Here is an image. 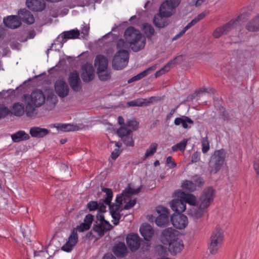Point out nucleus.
<instances>
[{
	"label": "nucleus",
	"mask_w": 259,
	"mask_h": 259,
	"mask_svg": "<svg viewBox=\"0 0 259 259\" xmlns=\"http://www.w3.org/2000/svg\"><path fill=\"white\" fill-rule=\"evenodd\" d=\"M123 39H119L116 44L118 51H128L129 47L134 52H138L144 49L146 44V39L142 36L140 31L130 26L127 28L124 33Z\"/></svg>",
	"instance_id": "obj_1"
},
{
	"label": "nucleus",
	"mask_w": 259,
	"mask_h": 259,
	"mask_svg": "<svg viewBox=\"0 0 259 259\" xmlns=\"http://www.w3.org/2000/svg\"><path fill=\"white\" fill-rule=\"evenodd\" d=\"M141 191L140 188L137 189H132L128 187L125 189L123 192L117 195L116 197V204H111V201L113 197V193L112 190L109 188H103L102 191L106 193V197L104 200L105 204L109 205L110 213L117 212L121 211L120 205L122 202H125L128 198L131 197L132 194H137Z\"/></svg>",
	"instance_id": "obj_2"
},
{
	"label": "nucleus",
	"mask_w": 259,
	"mask_h": 259,
	"mask_svg": "<svg viewBox=\"0 0 259 259\" xmlns=\"http://www.w3.org/2000/svg\"><path fill=\"white\" fill-rule=\"evenodd\" d=\"M225 241L224 230L219 226H217L212 231L210 237L208 249L212 254H216L221 248Z\"/></svg>",
	"instance_id": "obj_3"
},
{
	"label": "nucleus",
	"mask_w": 259,
	"mask_h": 259,
	"mask_svg": "<svg viewBox=\"0 0 259 259\" xmlns=\"http://www.w3.org/2000/svg\"><path fill=\"white\" fill-rule=\"evenodd\" d=\"M90 228V226L84 222L77 226L76 229H73L67 241L61 247V249L67 252L72 251L78 241L77 231L82 232L88 230Z\"/></svg>",
	"instance_id": "obj_4"
},
{
	"label": "nucleus",
	"mask_w": 259,
	"mask_h": 259,
	"mask_svg": "<svg viewBox=\"0 0 259 259\" xmlns=\"http://www.w3.org/2000/svg\"><path fill=\"white\" fill-rule=\"evenodd\" d=\"M226 156L225 149H221L214 152L210 161V172L217 173L223 165Z\"/></svg>",
	"instance_id": "obj_5"
},
{
	"label": "nucleus",
	"mask_w": 259,
	"mask_h": 259,
	"mask_svg": "<svg viewBox=\"0 0 259 259\" xmlns=\"http://www.w3.org/2000/svg\"><path fill=\"white\" fill-rule=\"evenodd\" d=\"M245 18V14H240L235 19L232 20L228 23L216 28L213 32V36L217 38L220 37L223 34H226L233 28H236Z\"/></svg>",
	"instance_id": "obj_6"
},
{
	"label": "nucleus",
	"mask_w": 259,
	"mask_h": 259,
	"mask_svg": "<svg viewBox=\"0 0 259 259\" xmlns=\"http://www.w3.org/2000/svg\"><path fill=\"white\" fill-rule=\"evenodd\" d=\"M129 59L128 51H117L112 61V67L116 70H121L127 66Z\"/></svg>",
	"instance_id": "obj_7"
},
{
	"label": "nucleus",
	"mask_w": 259,
	"mask_h": 259,
	"mask_svg": "<svg viewBox=\"0 0 259 259\" xmlns=\"http://www.w3.org/2000/svg\"><path fill=\"white\" fill-rule=\"evenodd\" d=\"M181 0H165L160 7V14L163 17H170L175 12Z\"/></svg>",
	"instance_id": "obj_8"
},
{
	"label": "nucleus",
	"mask_w": 259,
	"mask_h": 259,
	"mask_svg": "<svg viewBox=\"0 0 259 259\" xmlns=\"http://www.w3.org/2000/svg\"><path fill=\"white\" fill-rule=\"evenodd\" d=\"M215 190L211 187L205 189L199 200V205L201 208L207 209L213 202Z\"/></svg>",
	"instance_id": "obj_9"
},
{
	"label": "nucleus",
	"mask_w": 259,
	"mask_h": 259,
	"mask_svg": "<svg viewBox=\"0 0 259 259\" xmlns=\"http://www.w3.org/2000/svg\"><path fill=\"white\" fill-rule=\"evenodd\" d=\"M156 211L159 214L155 219V223L159 227H164L169 221V212L165 207L158 206L156 207Z\"/></svg>",
	"instance_id": "obj_10"
},
{
	"label": "nucleus",
	"mask_w": 259,
	"mask_h": 259,
	"mask_svg": "<svg viewBox=\"0 0 259 259\" xmlns=\"http://www.w3.org/2000/svg\"><path fill=\"white\" fill-rule=\"evenodd\" d=\"M178 238V231L171 228L164 229L161 234L160 239L164 245H167Z\"/></svg>",
	"instance_id": "obj_11"
},
{
	"label": "nucleus",
	"mask_w": 259,
	"mask_h": 259,
	"mask_svg": "<svg viewBox=\"0 0 259 259\" xmlns=\"http://www.w3.org/2000/svg\"><path fill=\"white\" fill-rule=\"evenodd\" d=\"M79 34L80 32L77 29L64 31L57 37L55 40V44H59L62 47L66 41V39H75L79 36Z\"/></svg>",
	"instance_id": "obj_12"
},
{
	"label": "nucleus",
	"mask_w": 259,
	"mask_h": 259,
	"mask_svg": "<svg viewBox=\"0 0 259 259\" xmlns=\"http://www.w3.org/2000/svg\"><path fill=\"white\" fill-rule=\"evenodd\" d=\"M170 220L174 227L178 229H184L188 223L187 217L181 213L173 214Z\"/></svg>",
	"instance_id": "obj_13"
},
{
	"label": "nucleus",
	"mask_w": 259,
	"mask_h": 259,
	"mask_svg": "<svg viewBox=\"0 0 259 259\" xmlns=\"http://www.w3.org/2000/svg\"><path fill=\"white\" fill-rule=\"evenodd\" d=\"M54 87L55 92L59 97L64 98L68 95L69 89L64 80H57L55 83Z\"/></svg>",
	"instance_id": "obj_14"
},
{
	"label": "nucleus",
	"mask_w": 259,
	"mask_h": 259,
	"mask_svg": "<svg viewBox=\"0 0 259 259\" xmlns=\"http://www.w3.org/2000/svg\"><path fill=\"white\" fill-rule=\"evenodd\" d=\"M68 82L72 90L77 92L81 89L79 74L76 71L71 72L68 77Z\"/></svg>",
	"instance_id": "obj_15"
},
{
	"label": "nucleus",
	"mask_w": 259,
	"mask_h": 259,
	"mask_svg": "<svg viewBox=\"0 0 259 259\" xmlns=\"http://www.w3.org/2000/svg\"><path fill=\"white\" fill-rule=\"evenodd\" d=\"M30 101L36 107L42 106L46 101V97L43 92L40 90L33 91L30 95Z\"/></svg>",
	"instance_id": "obj_16"
},
{
	"label": "nucleus",
	"mask_w": 259,
	"mask_h": 259,
	"mask_svg": "<svg viewBox=\"0 0 259 259\" xmlns=\"http://www.w3.org/2000/svg\"><path fill=\"white\" fill-rule=\"evenodd\" d=\"M126 243L132 251L137 250L140 246L141 239L137 234H130L126 238Z\"/></svg>",
	"instance_id": "obj_17"
},
{
	"label": "nucleus",
	"mask_w": 259,
	"mask_h": 259,
	"mask_svg": "<svg viewBox=\"0 0 259 259\" xmlns=\"http://www.w3.org/2000/svg\"><path fill=\"white\" fill-rule=\"evenodd\" d=\"M82 73L81 77L85 82H89L92 80L95 76L94 69L91 64H85L82 67Z\"/></svg>",
	"instance_id": "obj_18"
},
{
	"label": "nucleus",
	"mask_w": 259,
	"mask_h": 259,
	"mask_svg": "<svg viewBox=\"0 0 259 259\" xmlns=\"http://www.w3.org/2000/svg\"><path fill=\"white\" fill-rule=\"evenodd\" d=\"M206 14L205 13H201L189 23L178 34L176 35L172 38V40H176L182 36L185 32L191 27L195 25L197 22L203 19Z\"/></svg>",
	"instance_id": "obj_19"
},
{
	"label": "nucleus",
	"mask_w": 259,
	"mask_h": 259,
	"mask_svg": "<svg viewBox=\"0 0 259 259\" xmlns=\"http://www.w3.org/2000/svg\"><path fill=\"white\" fill-rule=\"evenodd\" d=\"M26 4L29 9L35 12H41L46 8L44 0H26Z\"/></svg>",
	"instance_id": "obj_20"
},
{
	"label": "nucleus",
	"mask_w": 259,
	"mask_h": 259,
	"mask_svg": "<svg viewBox=\"0 0 259 259\" xmlns=\"http://www.w3.org/2000/svg\"><path fill=\"white\" fill-rule=\"evenodd\" d=\"M4 24L11 29L17 28L21 24L20 18L17 16L12 15L4 19Z\"/></svg>",
	"instance_id": "obj_21"
},
{
	"label": "nucleus",
	"mask_w": 259,
	"mask_h": 259,
	"mask_svg": "<svg viewBox=\"0 0 259 259\" xmlns=\"http://www.w3.org/2000/svg\"><path fill=\"white\" fill-rule=\"evenodd\" d=\"M113 229V226L109 222H99L97 225H94L93 229L100 236H103L106 232Z\"/></svg>",
	"instance_id": "obj_22"
},
{
	"label": "nucleus",
	"mask_w": 259,
	"mask_h": 259,
	"mask_svg": "<svg viewBox=\"0 0 259 259\" xmlns=\"http://www.w3.org/2000/svg\"><path fill=\"white\" fill-rule=\"evenodd\" d=\"M112 252L118 257H123L127 254V247L124 242H119L112 248Z\"/></svg>",
	"instance_id": "obj_23"
},
{
	"label": "nucleus",
	"mask_w": 259,
	"mask_h": 259,
	"mask_svg": "<svg viewBox=\"0 0 259 259\" xmlns=\"http://www.w3.org/2000/svg\"><path fill=\"white\" fill-rule=\"evenodd\" d=\"M94 64L97 67L98 72H104L108 66V60L102 55H97L95 59Z\"/></svg>",
	"instance_id": "obj_24"
},
{
	"label": "nucleus",
	"mask_w": 259,
	"mask_h": 259,
	"mask_svg": "<svg viewBox=\"0 0 259 259\" xmlns=\"http://www.w3.org/2000/svg\"><path fill=\"white\" fill-rule=\"evenodd\" d=\"M168 245L169 251L172 255L180 252L184 248L183 241L179 238H177Z\"/></svg>",
	"instance_id": "obj_25"
},
{
	"label": "nucleus",
	"mask_w": 259,
	"mask_h": 259,
	"mask_svg": "<svg viewBox=\"0 0 259 259\" xmlns=\"http://www.w3.org/2000/svg\"><path fill=\"white\" fill-rule=\"evenodd\" d=\"M140 232L145 240L149 241L152 238L154 231L150 225L143 224L140 228Z\"/></svg>",
	"instance_id": "obj_26"
},
{
	"label": "nucleus",
	"mask_w": 259,
	"mask_h": 259,
	"mask_svg": "<svg viewBox=\"0 0 259 259\" xmlns=\"http://www.w3.org/2000/svg\"><path fill=\"white\" fill-rule=\"evenodd\" d=\"M19 17L22 21L28 24H31L34 22V18L31 13L26 9L20 10L19 11Z\"/></svg>",
	"instance_id": "obj_27"
},
{
	"label": "nucleus",
	"mask_w": 259,
	"mask_h": 259,
	"mask_svg": "<svg viewBox=\"0 0 259 259\" xmlns=\"http://www.w3.org/2000/svg\"><path fill=\"white\" fill-rule=\"evenodd\" d=\"M170 204L171 209L178 213L184 211L186 208V202L183 200L173 199Z\"/></svg>",
	"instance_id": "obj_28"
},
{
	"label": "nucleus",
	"mask_w": 259,
	"mask_h": 259,
	"mask_svg": "<svg viewBox=\"0 0 259 259\" xmlns=\"http://www.w3.org/2000/svg\"><path fill=\"white\" fill-rule=\"evenodd\" d=\"M29 133L32 137L42 138L49 134V130L45 128L34 126L30 128Z\"/></svg>",
	"instance_id": "obj_29"
},
{
	"label": "nucleus",
	"mask_w": 259,
	"mask_h": 259,
	"mask_svg": "<svg viewBox=\"0 0 259 259\" xmlns=\"http://www.w3.org/2000/svg\"><path fill=\"white\" fill-rule=\"evenodd\" d=\"M245 27L249 31H259V13L248 22Z\"/></svg>",
	"instance_id": "obj_30"
},
{
	"label": "nucleus",
	"mask_w": 259,
	"mask_h": 259,
	"mask_svg": "<svg viewBox=\"0 0 259 259\" xmlns=\"http://www.w3.org/2000/svg\"><path fill=\"white\" fill-rule=\"evenodd\" d=\"M12 141L18 143L22 141H26L30 139V136L24 131H19L11 135Z\"/></svg>",
	"instance_id": "obj_31"
},
{
	"label": "nucleus",
	"mask_w": 259,
	"mask_h": 259,
	"mask_svg": "<svg viewBox=\"0 0 259 259\" xmlns=\"http://www.w3.org/2000/svg\"><path fill=\"white\" fill-rule=\"evenodd\" d=\"M54 127L64 132H68L70 131H76L78 130L79 127L77 125H74L70 123H57L54 124Z\"/></svg>",
	"instance_id": "obj_32"
},
{
	"label": "nucleus",
	"mask_w": 259,
	"mask_h": 259,
	"mask_svg": "<svg viewBox=\"0 0 259 259\" xmlns=\"http://www.w3.org/2000/svg\"><path fill=\"white\" fill-rule=\"evenodd\" d=\"M180 57H176L173 60L168 62L164 66L155 73V76L157 77L168 71L170 68L173 67L177 63V60Z\"/></svg>",
	"instance_id": "obj_33"
},
{
	"label": "nucleus",
	"mask_w": 259,
	"mask_h": 259,
	"mask_svg": "<svg viewBox=\"0 0 259 259\" xmlns=\"http://www.w3.org/2000/svg\"><path fill=\"white\" fill-rule=\"evenodd\" d=\"M174 123L176 125L182 124L183 128H187L188 127V123L193 124L194 121L189 117L183 116L181 117L176 118Z\"/></svg>",
	"instance_id": "obj_34"
},
{
	"label": "nucleus",
	"mask_w": 259,
	"mask_h": 259,
	"mask_svg": "<svg viewBox=\"0 0 259 259\" xmlns=\"http://www.w3.org/2000/svg\"><path fill=\"white\" fill-rule=\"evenodd\" d=\"M46 100L47 109L49 110L53 109L57 102V97L53 93L49 94Z\"/></svg>",
	"instance_id": "obj_35"
},
{
	"label": "nucleus",
	"mask_w": 259,
	"mask_h": 259,
	"mask_svg": "<svg viewBox=\"0 0 259 259\" xmlns=\"http://www.w3.org/2000/svg\"><path fill=\"white\" fill-rule=\"evenodd\" d=\"M167 17H163L161 16L160 12H159V15L155 16L153 19V23L154 25L158 28H163L167 25L168 23L166 20L164 18H167Z\"/></svg>",
	"instance_id": "obj_36"
},
{
	"label": "nucleus",
	"mask_w": 259,
	"mask_h": 259,
	"mask_svg": "<svg viewBox=\"0 0 259 259\" xmlns=\"http://www.w3.org/2000/svg\"><path fill=\"white\" fill-rule=\"evenodd\" d=\"M142 30L148 39H151L155 32L154 28L150 24L145 23L142 25Z\"/></svg>",
	"instance_id": "obj_37"
},
{
	"label": "nucleus",
	"mask_w": 259,
	"mask_h": 259,
	"mask_svg": "<svg viewBox=\"0 0 259 259\" xmlns=\"http://www.w3.org/2000/svg\"><path fill=\"white\" fill-rule=\"evenodd\" d=\"M11 112L15 116H21L24 114V106L19 103H15L13 105Z\"/></svg>",
	"instance_id": "obj_38"
},
{
	"label": "nucleus",
	"mask_w": 259,
	"mask_h": 259,
	"mask_svg": "<svg viewBox=\"0 0 259 259\" xmlns=\"http://www.w3.org/2000/svg\"><path fill=\"white\" fill-rule=\"evenodd\" d=\"M149 103L150 102L147 101L145 99L139 98L127 102V104L129 106L131 107H141L143 106H147L149 105Z\"/></svg>",
	"instance_id": "obj_39"
},
{
	"label": "nucleus",
	"mask_w": 259,
	"mask_h": 259,
	"mask_svg": "<svg viewBox=\"0 0 259 259\" xmlns=\"http://www.w3.org/2000/svg\"><path fill=\"white\" fill-rule=\"evenodd\" d=\"M206 208H201L199 205L198 208H193L190 209L189 214H191L195 219H199L201 218L203 214L204 210Z\"/></svg>",
	"instance_id": "obj_40"
},
{
	"label": "nucleus",
	"mask_w": 259,
	"mask_h": 259,
	"mask_svg": "<svg viewBox=\"0 0 259 259\" xmlns=\"http://www.w3.org/2000/svg\"><path fill=\"white\" fill-rule=\"evenodd\" d=\"M182 187L184 190L189 192H194L196 189V185L193 182L189 180L184 181L182 184Z\"/></svg>",
	"instance_id": "obj_41"
},
{
	"label": "nucleus",
	"mask_w": 259,
	"mask_h": 259,
	"mask_svg": "<svg viewBox=\"0 0 259 259\" xmlns=\"http://www.w3.org/2000/svg\"><path fill=\"white\" fill-rule=\"evenodd\" d=\"M118 135L121 138L132 133V130L128 128L125 125L121 126L117 132Z\"/></svg>",
	"instance_id": "obj_42"
},
{
	"label": "nucleus",
	"mask_w": 259,
	"mask_h": 259,
	"mask_svg": "<svg viewBox=\"0 0 259 259\" xmlns=\"http://www.w3.org/2000/svg\"><path fill=\"white\" fill-rule=\"evenodd\" d=\"M157 146L156 143L151 144L149 148L147 149L143 157V160H145L149 156L153 155L156 151Z\"/></svg>",
	"instance_id": "obj_43"
},
{
	"label": "nucleus",
	"mask_w": 259,
	"mask_h": 259,
	"mask_svg": "<svg viewBox=\"0 0 259 259\" xmlns=\"http://www.w3.org/2000/svg\"><path fill=\"white\" fill-rule=\"evenodd\" d=\"M184 197H183L184 202H186V204L187 203L195 206L197 203V200L196 197L193 194H186L183 193Z\"/></svg>",
	"instance_id": "obj_44"
},
{
	"label": "nucleus",
	"mask_w": 259,
	"mask_h": 259,
	"mask_svg": "<svg viewBox=\"0 0 259 259\" xmlns=\"http://www.w3.org/2000/svg\"><path fill=\"white\" fill-rule=\"evenodd\" d=\"M187 142L188 141L187 139H184L181 142L173 146L172 147V151H177L178 150H180L181 151H184L186 149V145L187 144Z\"/></svg>",
	"instance_id": "obj_45"
},
{
	"label": "nucleus",
	"mask_w": 259,
	"mask_h": 259,
	"mask_svg": "<svg viewBox=\"0 0 259 259\" xmlns=\"http://www.w3.org/2000/svg\"><path fill=\"white\" fill-rule=\"evenodd\" d=\"M25 113L28 117H32L36 114L35 108L30 103H28L26 104L25 107Z\"/></svg>",
	"instance_id": "obj_46"
},
{
	"label": "nucleus",
	"mask_w": 259,
	"mask_h": 259,
	"mask_svg": "<svg viewBox=\"0 0 259 259\" xmlns=\"http://www.w3.org/2000/svg\"><path fill=\"white\" fill-rule=\"evenodd\" d=\"M121 140L124 144L127 146L133 147L134 146V141L133 139L132 133L124 138H122Z\"/></svg>",
	"instance_id": "obj_47"
},
{
	"label": "nucleus",
	"mask_w": 259,
	"mask_h": 259,
	"mask_svg": "<svg viewBox=\"0 0 259 259\" xmlns=\"http://www.w3.org/2000/svg\"><path fill=\"white\" fill-rule=\"evenodd\" d=\"M111 143L115 144L116 148L111 153V157L113 159L115 160L119 155L120 151L119 148L121 146V144L116 143L115 142H112Z\"/></svg>",
	"instance_id": "obj_48"
},
{
	"label": "nucleus",
	"mask_w": 259,
	"mask_h": 259,
	"mask_svg": "<svg viewBox=\"0 0 259 259\" xmlns=\"http://www.w3.org/2000/svg\"><path fill=\"white\" fill-rule=\"evenodd\" d=\"M10 112V111L7 107L0 104V119L5 117Z\"/></svg>",
	"instance_id": "obj_49"
},
{
	"label": "nucleus",
	"mask_w": 259,
	"mask_h": 259,
	"mask_svg": "<svg viewBox=\"0 0 259 259\" xmlns=\"http://www.w3.org/2000/svg\"><path fill=\"white\" fill-rule=\"evenodd\" d=\"M131 197L126 200V204L124 206V209L128 210L133 207L136 204L137 200L136 199H131Z\"/></svg>",
	"instance_id": "obj_50"
},
{
	"label": "nucleus",
	"mask_w": 259,
	"mask_h": 259,
	"mask_svg": "<svg viewBox=\"0 0 259 259\" xmlns=\"http://www.w3.org/2000/svg\"><path fill=\"white\" fill-rule=\"evenodd\" d=\"M97 73L101 80H107L110 78V73L108 72H105V71L104 72H98L97 71Z\"/></svg>",
	"instance_id": "obj_51"
},
{
	"label": "nucleus",
	"mask_w": 259,
	"mask_h": 259,
	"mask_svg": "<svg viewBox=\"0 0 259 259\" xmlns=\"http://www.w3.org/2000/svg\"><path fill=\"white\" fill-rule=\"evenodd\" d=\"M113 219L112 222L114 225H117L119 224V220L121 218V214L119 212L110 213Z\"/></svg>",
	"instance_id": "obj_52"
},
{
	"label": "nucleus",
	"mask_w": 259,
	"mask_h": 259,
	"mask_svg": "<svg viewBox=\"0 0 259 259\" xmlns=\"http://www.w3.org/2000/svg\"><path fill=\"white\" fill-rule=\"evenodd\" d=\"M128 128H132V130H136L138 126V123L135 120H131L127 121L126 125Z\"/></svg>",
	"instance_id": "obj_53"
},
{
	"label": "nucleus",
	"mask_w": 259,
	"mask_h": 259,
	"mask_svg": "<svg viewBox=\"0 0 259 259\" xmlns=\"http://www.w3.org/2000/svg\"><path fill=\"white\" fill-rule=\"evenodd\" d=\"M202 151L203 153H206L209 150L210 147L208 140L206 139H203L202 140Z\"/></svg>",
	"instance_id": "obj_54"
},
{
	"label": "nucleus",
	"mask_w": 259,
	"mask_h": 259,
	"mask_svg": "<svg viewBox=\"0 0 259 259\" xmlns=\"http://www.w3.org/2000/svg\"><path fill=\"white\" fill-rule=\"evenodd\" d=\"M98 204L97 201H91L88 203V208L90 211H94L98 209Z\"/></svg>",
	"instance_id": "obj_55"
},
{
	"label": "nucleus",
	"mask_w": 259,
	"mask_h": 259,
	"mask_svg": "<svg viewBox=\"0 0 259 259\" xmlns=\"http://www.w3.org/2000/svg\"><path fill=\"white\" fill-rule=\"evenodd\" d=\"M166 165L169 168H174L177 166L176 163L172 160L171 156H168L166 158Z\"/></svg>",
	"instance_id": "obj_56"
},
{
	"label": "nucleus",
	"mask_w": 259,
	"mask_h": 259,
	"mask_svg": "<svg viewBox=\"0 0 259 259\" xmlns=\"http://www.w3.org/2000/svg\"><path fill=\"white\" fill-rule=\"evenodd\" d=\"M193 181L195 182L196 186L201 187L204 184V181L203 179L200 177H195L193 178Z\"/></svg>",
	"instance_id": "obj_57"
},
{
	"label": "nucleus",
	"mask_w": 259,
	"mask_h": 259,
	"mask_svg": "<svg viewBox=\"0 0 259 259\" xmlns=\"http://www.w3.org/2000/svg\"><path fill=\"white\" fill-rule=\"evenodd\" d=\"M93 219V215L91 214H88L85 216L83 222L84 223H86L87 224H88L89 226H90V227H91Z\"/></svg>",
	"instance_id": "obj_58"
},
{
	"label": "nucleus",
	"mask_w": 259,
	"mask_h": 259,
	"mask_svg": "<svg viewBox=\"0 0 259 259\" xmlns=\"http://www.w3.org/2000/svg\"><path fill=\"white\" fill-rule=\"evenodd\" d=\"M253 167L256 175L259 177V157L254 160Z\"/></svg>",
	"instance_id": "obj_59"
},
{
	"label": "nucleus",
	"mask_w": 259,
	"mask_h": 259,
	"mask_svg": "<svg viewBox=\"0 0 259 259\" xmlns=\"http://www.w3.org/2000/svg\"><path fill=\"white\" fill-rule=\"evenodd\" d=\"M200 153H195L193 154L191 158V162L192 163H196L200 160Z\"/></svg>",
	"instance_id": "obj_60"
},
{
	"label": "nucleus",
	"mask_w": 259,
	"mask_h": 259,
	"mask_svg": "<svg viewBox=\"0 0 259 259\" xmlns=\"http://www.w3.org/2000/svg\"><path fill=\"white\" fill-rule=\"evenodd\" d=\"M154 70V68L153 67H149L144 71L140 73V76L143 78V77L146 76L149 73L150 71H152Z\"/></svg>",
	"instance_id": "obj_61"
},
{
	"label": "nucleus",
	"mask_w": 259,
	"mask_h": 259,
	"mask_svg": "<svg viewBox=\"0 0 259 259\" xmlns=\"http://www.w3.org/2000/svg\"><path fill=\"white\" fill-rule=\"evenodd\" d=\"M97 219L99 220L100 222H108L107 221L105 220L104 219V216L103 214L101 212L99 213L98 215H97Z\"/></svg>",
	"instance_id": "obj_62"
},
{
	"label": "nucleus",
	"mask_w": 259,
	"mask_h": 259,
	"mask_svg": "<svg viewBox=\"0 0 259 259\" xmlns=\"http://www.w3.org/2000/svg\"><path fill=\"white\" fill-rule=\"evenodd\" d=\"M89 31V27L88 26H84L81 29V33L82 34H83L84 36L87 35L88 34Z\"/></svg>",
	"instance_id": "obj_63"
},
{
	"label": "nucleus",
	"mask_w": 259,
	"mask_h": 259,
	"mask_svg": "<svg viewBox=\"0 0 259 259\" xmlns=\"http://www.w3.org/2000/svg\"><path fill=\"white\" fill-rule=\"evenodd\" d=\"M103 259H116V258L111 253H107L104 255Z\"/></svg>",
	"instance_id": "obj_64"
}]
</instances>
